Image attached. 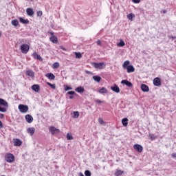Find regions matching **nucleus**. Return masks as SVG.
Returning a JSON list of instances; mask_svg holds the SVG:
<instances>
[{
	"instance_id": "obj_1",
	"label": "nucleus",
	"mask_w": 176,
	"mask_h": 176,
	"mask_svg": "<svg viewBox=\"0 0 176 176\" xmlns=\"http://www.w3.org/2000/svg\"><path fill=\"white\" fill-rule=\"evenodd\" d=\"M122 68H124V69H126L128 74H131L135 71L134 66L130 65V60H125L122 64Z\"/></svg>"
},
{
	"instance_id": "obj_2",
	"label": "nucleus",
	"mask_w": 176,
	"mask_h": 176,
	"mask_svg": "<svg viewBox=\"0 0 176 176\" xmlns=\"http://www.w3.org/2000/svg\"><path fill=\"white\" fill-rule=\"evenodd\" d=\"M92 65L96 68V69H104L105 67H107V65L104 62L101 63H93Z\"/></svg>"
},
{
	"instance_id": "obj_3",
	"label": "nucleus",
	"mask_w": 176,
	"mask_h": 176,
	"mask_svg": "<svg viewBox=\"0 0 176 176\" xmlns=\"http://www.w3.org/2000/svg\"><path fill=\"white\" fill-rule=\"evenodd\" d=\"M0 105H3V107H9L8 102L2 98H0ZM6 108L0 106V112H6Z\"/></svg>"
},
{
	"instance_id": "obj_4",
	"label": "nucleus",
	"mask_w": 176,
	"mask_h": 176,
	"mask_svg": "<svg viewBox=\"0 0 176 176\" xmlns=\"http://www.w3.org/2000/svg\"><path fill=\"white\" fill-rule=\"evenodd\" d=\"M5 160L7 161L8 163H13L15 160L14 155L10 153H7L5 155Z\"/></svg>"
},
{
	"instance_id": "obj_5",
	"label": "nucleus",
	"mask_w": 176,
	"mask_h": 176,
	"mask_svg": "<svg viewBox=\"0 0 176 176\" xmlns=\"http://www.w3.org/2000/svg\"><path fill=\"white\" fill-rule=\"evenodd\" d=\"M21 52L23 53V54H27L28 52H30V45L28 44H23L21 45Z\"/></svg>"
},
{
	"instance_id": "obj_6",
	"label": "nucleus",
	"mask_w": 176,
	"mask_h": 176,
	"mask_svg": "<svg viewBox=\"0 0 176 176\" xmlns=\"http://www.w3.org/2000/svg\"><path fill=\"white\" fill-rule=\"evenodd\" d=\"M18 109H19L20 112H21V113H27V112H28V107L25 104H19L18 106Z\"/></svg>"
},
{
	"instance_id": "obj_7",
	"label": "nucleus",
	"mask_w": 176,
	"mask_h": 176,
	"mask_svg": "<svg viewBox=\"0 0 176 176\" xmlns=\"http://www.w3.org/2000/svg\"><path fill=\"white\" fill-rule=\"evenodd\" d=\"M49 130L50 131L51 133L54 135L56 134H60V129H56L54 126H50L49 128Z\"/></svg>"
},
{
	"instance_id": "obj_8",
	"label": "nucleus",
	"mask_w": 176,
	"mask_h": 176,
	"mask_svg": "<svg viewBox=\"0 0 176 176\" xmlns=\"http://www.w3.org/2000/svg\"><path fill=\"white\" fill-rule=\"evenodd\" d=\"M54 34L53 32H50L52 36L50 38V41L52 42V43H58V38H57V36H54Z\"/></svg>"
},
{
	"instance_id": "obj_9",
	"label": "nucleus",
	"mask_w": 176,
	"mask_h": 176,
	"mask_svg": "<svg viewBox=\"0 0 176 176\" xmlns=\"http://www.w3.org/2000/svg\"><path fill=\"white\" fill-rule=\"evenodd\" d=\"M133 148L135 151H137V152H139V153H141V152H142V151H144V148L142 147V146H141L140 144H134Z\"/></svg>"
},
{
	"instance_id": "obj_10",
	"label": "nucleus",
	"mask_w": 176,
	"mask_h": 176,
	"mask_svg": "<svg viewBox=\"0 0 176 176\" xmlns=\"http://www.w3.org/2000/svg\"><path fill=\"white\" fill-rule=\"evenodd\" d=\"M153 85L154 86H162V81L160 80V78L159 77H157L153 79Z\"/></svg>"
},
{
	"instance_id": "obj_11",
	"label": "nucleus",
	"mask_w": 176,
	"mask_h": 176,
	"mask_svg": "<svg viewBox=\"0 0 176 176\" xmlns=\"http://www.w3.org/2000/svg\"><path fill=\"white\" fill-rule=\"evenodd\" d=\"M26 75L27 76H30V78H32V79H34V78H35V73L31 69L26 71Z\"/></svg>"
},
{
	"instance_id": "obj_12",
	"label": "nucleus",
	"mask_w": 176,
	"mask_h": 176,
	"mask_svg": "<svg viewBox=\"0 0 176 176\" xmlns=\"http://www.w3.org/2000/svg\"><path fill=\"white\" fill-rule=\"evenodd\" d=\"M121 84L126 85V86H127V87H133V83H131V82H130L127 80H122L121 81Z\"/></svg>"
},
{
	"instance_id": "obj_13",
	"label": "nucleus",
	"mask_w": 176,
	"mask_h": 176,
	"mask_svg": "<svg viewBox=\"0 0 176 176\" xmlns=\"http://www.w3.org/2000/svg\"><path fill=\"white\" fill-rule=\"evenodd\" d=\"M25 119L28 123H32V122H34V118L30 114L26 115Z\"/></svg>"
},
{
	"instance_id": "obj_14",
	"label": "nucleus",
	"mask_w": 176,
	"mask_h": 176,
	"mask_svg": "<svg viewBox=\"0 0 176 176\" xmlns=\"http://www.w3.org/2000/svg\"><path fill=\"white\" fill-rule=\"evenodd\" d=\"M14 146H21L23 142L20 139H14Z\"/></svg>"
},
{
	"instance_id": "obj_15",
	"label": "nucleus",
	"mask_w": 176,
	"mask_h": 176,
	"mask_svg": "<svg viewBox=\"0 0 176 176\" xmlns=\"http://www.w3.org/2000/svg\"><path fill=\"white\" fill-rule=\"evenodd\" d=\"M141 90L143 91L144 93H148V91H149V87L145 84H142Z\"/></svg>"
},
{
	"instance_id": "obj_16",
	"label": "nucleus",
	"mask_w": 176,
	"mask_h": 176,
	"mask_svg": "<svg viewBox=\"0 0 176 176\" xmlns=\"http://www.w3.org/2000/svg\"><path fill=\"white\" fill-rule=\"evenodd\" d=\"M111 90L115 91V93H120V89L116 84H115L113 87H111Z\"/></svg>"
},
{
	"instance_id": "obj_17",
	"label": "nucleus",
	"mask_w": 176,
	"mask_h": 176,
	"mask_svg": "<svg viewBox=\"0 0 176 176\" xmlns=\"http://www.w3.org/2000/svg\"><path fill=\"white\" fill-rule=\"evenodd\" d=\"M32 57L36 58V60H39V61L43 60V58H42V56H41V55L38 54V53H36V52H34L32 54Z\"/></svg>"
},
{
	"instance_id": "obj_18",
	"label": "nucleus",
	"mask_w": 176,
	"mask_h": 176,
	"mask_svg": "<svg viewBox=\"0 0 176 176\" xmlns=\"http://www.w3.org/2000/svg\"><path fill=\"white\" fill-rule=\"evenodd\" d=\"M32 90H33L36 93H38L41 90V87L39 86V85H33L32 86Z\"/></svg>"
},
{
	"instance_id": "obj_19",
	"label": "nucleus",
	"mask_w": 176,
	"mask_h": 176,
	"mask_svg": "<svg viewBox=\"0 0 176 176\" xmlns=\"http://www.w3.org/2000/svg\"><path fill=\"white\" fill-rule=\"evenodd\" d=\"M45 76L51 80H54V79H56V76H54V74H53L52 73H47V74H45Z\"/></svg>"
},
{
	"instance_id": "obj_20",
	"label": "nucleus",
	"mask_w": 176,
	"mask_h": 176,
	"mask_svg": "<svg viewBox=\"0 0 176 176\" xmlns=\"http://www.w3.org/2000/svg\"><path fill=\"white\" fill-rule=\"evenodd\" d=\"M26 13L28 16H34V10H32V8H28L26 9Z\"/></svg>"
},
{
	"instance_id": "obj_21",
	"label": "nucleus",
	"mask_w": 176,
	"mask_h": 176,
	"mask_svg": "<svg viewBox=\"0 0 176 176\" xmlns=\"http://www.w3.org/2000/svg\"><path fill=\"white\" fill-rule=\"evenodd\" d=\"M98 93L100 94H107L108 93V89L105 87H102L100 89L98 90Z\"/></svg>"
},
{
	"instance_id": "obj_22",
	"label": "nucleus",
	"mask_w": 176,
	"mask_h": 176,
	"mask_svg": "<svg viewBox=\"0 0 176 176\" xmlns=\"http://www.w3.org/2000/svg\"><path fill=\"white\" fill-rule=\"evenodd\" d=\"M19 21L22 24H29L30 21L28 19H24L23 17H19Z\"/></svg>"
},
{
	"instance_id": "obj_23",
	"label": "nucleus",
	"mask_w": 176,
	"mask_h": 176,
	"mask_svg": "<svg viewBox=\"0 0 176 176\" xmlns=\"http://www.w3.org/2000/svg\"><path fill=\"white\" fill-rule=\"evenodd\" d=\"M94 80H95V82H97L98 83H100L101 82V76H94L93 77Z\"/></svg>"
},
{
	"instance_id": "obj_24",
	"label": "nucleus",
	"mask_w": 176,
	"mask_h": 176,
	"mask_svg": "<svg viewBox=\"0 0 176 176\" xmlns=\"http://www.w3.org/2000/svg\"><path fill=\"white\" fill-rule=\"evenodd\" d=\"M129 119L125 118L122 120V124L124 127L127 126V124H129Z\"/></svg>"
},
{
	"instance_id": "obj_25",
	"label": "nucleus",
	"mask_w": 176,
	"mask_h": 176,
	"mask_svg": "<svg viewBox=\"0 0 176 176\" xmlns=\"http://www.w3.org/2000/svg\"><path fill=\"white\" fill-rule=\"evenodd\" d=\"M75 90L77 93H85V88L82 87H78Z\"/></svg>"
},
{
	"instance_id": "obj_26",
	"label": "nucleus",
	"mask_w": 176,
	"mask_h": 176,
	"mask_svg": "<svg viewBox=\"0 0 176 176\" xmlns=\"http://www.w3.org/2000/svg\"><path fill=\"white\" fill-rule=\"evenodd\" d=\"M28 133H29L30 135H34V134L35 133V128H28Z\"/></svg>"
},
{
	"instance_id": "obj_27",
	"label": "nucleus",
	"mask_w": 176,
	"mask_h": 176,
	"mask_svg": "<svg viewBox=\"0 0 176 176\" xmlns=\"http://www.w3.org/2000/svg\"><path fill=\"white\" fill-rule=\"evenodd\" d=\"M124 172L123 170L117 169L114 175L116 176H120L122 174H124Z\"/></svg>"
},
{
	"instance_id": "obj_28",
	"label": "nucleus",
	"mask_w": 176,
	"mask_h": 176,
	"mask_svg": "<svg viewBox=\"0 0 176 176\" xmlns=\"http://www.w3.org/2000/svg\"><path fill=\"white\" fill-rule=\"evenodd\" d=\"M11 24L14 25V27H17V25H19V21L17 19H14L11 21Z\"/></svg>"
},
{
	"instance_id": "obj_29",
	"label": "nucleus",
	"mask_w": 176,
	"mask_h": 176,
	"mask_svg": "<svg viewBox=\"0 0 176 176\" xmlns=\"http://www.w3.org/2000/svg\"><path fill=\"white\" fill-rule=\"evenodd\" d=\"M125 45L126 43H124V41H123V40H121L120 43L117 44V46H118V47H123V46H125Z\"/></svg>"
},
{
	"instance_id": "obj_30",
	"label": "nucleus",
	"mask_w": 176,
	"mask_h": 176,
	"mask_svg": "<svg viewBox=\"0 0 176 176\" xmlns=\"http://www.w3.org/2000/svg\"><path fill=\"white\" fill-rule=\"evenodd\" d=\"M73 118H74V119H78L79 118V112L74 111L73 112Z\"/></svg>"
},
{
	"instance_id": "obj_31",
	"label": "nucleus",
	"mask_w": 176,
	"mask_h": 176,
	"mask_svg": "<svg viewBox=\"0 0 176 176\" xmlns=\"http://www.w3.org/2000/svg\"><path fill=\"white\" fill-rule=\"evenodd\" d=\"M133 17H135V15L133 14H132V13L129 14L127 15V19H128L129 20H131V21H133Z\"/></svg>"
},
{
	"instance_id": "obj_32",
	"label": "nucleus",
	"mask_w": 176,
	"mask_h": 176,
	"mask_svg": "<svg viewBox=\"0 0 176 176\" xmlns=\"http://www.w3.org/2000/svg\"><path fill=\"white\" fill-rule=\"evenodd\" d=\"M60 67V63H58V62H56L54 63L53 65H52V68L54 69H57Z\"/></svg>"
},
{
	"instance_id": "obj_33",
	"label": "nucleus",
	"mask_w": 176,
	"mask_h": 176,
	"mask_svg": "<svg viewBox=\"0 0 176 176\" xmlns=\"http://www.w3.org/2000/svg\"><path fill=\"white\" fill-rule=\"evenodd\" d=\"M65 91H68V90H72V87L68 85H64Z\"/></svg>"
},
{
	"instance_id": "obj_34",
	"label": "nucleus",
	"mask_w": 176,
	"mask_h": 176,
	"mask_svg": "<svg viewBox=\"0 0 176 176\" xmlns=\"http://www.w3.org/2000/svg\"><path fill=\"white\" fill-rule=\"evenodd\" d=\"M149 139L151 140V141H153L155 140H156V136H155V135L150 133L148 135Z\"/></svg>"
},
{
	"instance_id": "obj_35",
	"label": "nucleus",
	"mask_w": 176,
	"mask_h": 176,
	"mask_svg": "<svg viewBox=\"0 0 176 176\" xmlns=\"http://www.w3.org/2000/svg\"><path fill=\"white\" fill-rule=\"evenodd\" d=\"M76 58H82V54L80 52H75Z\"/></svg>"
},
{
	"instance_id": "obj_36",
	"label": "nucleus",
	"mask_w": 176,
	"mask_h": 176,
	"mask_svg": "<svg viewBox=\"0 0 176 176\" xmlns=\"http://www.w3.org/2000/svg\"><path fill=\"white\" fill-rule=\"evenodd\" d=\"M47 85L50 86L52 89H56V85L52 84L50 82H47Z\"/></svg>"
},
{
	"instance_id": "obj_37",
	"label": "nucleus",
	"mask_w": 176,
	"mask_h": 176,
	"mask_svg": "<svg viewBox=\"0 0 176 176\" xmlns=\"http://www.w3.org/2000/svg\"><path fill=\"white\" fill-rule=\"evenodd\" d=\"M67 140H74V137L71 133L67 134Z\"/></svg>"
},
{
	"instance_id": "obj_38",
	"label": "nucleus",
	"mask_w": 176,
	"mask_h": 176,
	"mask_svg": "<svg viewBox=\"0 0 176 176\" xmlns=\"http://www.w3.org/2000/svg\"><path fill=\"white\" fill-rule=\"evenodd\" d=\"M76 94V93H75V91H69L67 93V96H74Z\"/></svg>"
},
{
	"instance_id": "obj_39",
	"label": "nucleus",
	"mask_w": 176,
	"mask_h": 176,
	"mask_svg": "<svg viewBox=\"0 0 176 176\" xmlns=\"http://www.w3.org/2000/svg\"><path fill=\"white\" fill-rule=\"evenodd\" d=\"M85 176H91V173L90 172V170H85Z\"/></svg>"
},
{
	"instance_id": "obj_40",
	"label": "nucleus",
	"mask_w": 176,
	"mask_h": 176,
	"mask_svg": "<svg viewBox=\"0 0 176 176\" xmlns=\"http://www.w3.org/2000/svg\"><path fill=\"white\" fill-rule=\"evenodd\" d=\"M98 122L100 124H105V122H104V120H102V118H98Z\"/></svg>"
},
{
	"instance_id": "obj_41",
	"label": "nucleus",
	"mask_w": 176,
	"mask_h": 176,
	"mask_svg": "<svg viewBox=\"0 0 176 176\" xmlns=\"http://www.w3.org/2000/svg\"><path fill=\"white\" fill-rule=\"evenodd\" d=\"M43 14V12H42V11H38L37 12V16L38 17H42Z\"/></svg>"
},
{
	"instance_id": "obj_42",
	"label": "nucleus",
	"mask_w": 176,
	"mask_h": 176,
	"mask_svg": "<svg viewBox=\"0 0 176 176\" xmlns=\"http://www.w3.org/2000/svg\"><path fill=\"white\" fill-rule=\"evenodd\" d=\"M95 102L96 103V104H102V100H95Z\"/></svg>"
},
{
	"instance_id": "obj_43",
	"label": "nucleus",
	"mask_w": 176,
	"mask_h": 176,
	"mask_svg": "<svg viewBox=\"0 0 176 176\" xmlns=\"http://www.w3.org/2000/svg\"><path fill=\"white\" fill-rule=\"evenodd\" d=\"M96 43L98 45V46H101V45H102V43H101V40H98L96 41Z\"/></svg>"
},
{
	"instance_id": "obj_44",
	"label": "nucleus",
	"mask_w": 176,
	"mask_h": 176,
	"mask_svg": "<svg viewBox=\"0 0 176 176\" xmlns=\"http://www.w3.org/2000/svg\"><path fill=\"white\" fill-rule=\"evenodd\" d=\"M132 2H133V3H140V2H141V0H132Z\"/></svg>"
},
{
	"instance_id": "obj_45",
	"label": "nucleus",
	"mask_w": 176,
	"mask_h": 176,
	"mask_svg": "<svg viewBox=\"0 0 176 176\" xmlns=\"http://www.w3.org/2000/svg\"><path fill=\"white\" fill-rule=\"evenodd\" d=\"M3 127V124H2V121H0V129H2Z\"/></svg>"
},
{
	"instance_id": "obj_46",
	"label": "nucleus",
	"mask_w": 176,
	"mask_h": 176,
	"mask_svg": "<svg viewBox=\"0 0 176 176\" xmlns=\"http://www.w3.org/2000/svg\"><path fill=\"white\" fill-rule=\"evenodd\" d=\"M0 118H1V119H3V118H5V115L0 114Z\"/></svg>"
},
{
	"instance_id": "obj_47",
	"label": "nucleus",
	"mask_w": 176,
	"mask_h": 176,
	"mask_svg": "<svg viewBox=\"0 0 176 176\" xmlns=\"http://www.w3.org/2000/svg\"><path fill=\"white\" fill-rule=\"evenodd\" d=\"M171 156H172V157H173V158L176 157V153H173V154L171 155Z\"/></svg>"
},
{
	"instance_id": "obj_48",
	"label": "nucleus",
	"mask_w": 176,
	"mask_h": 176,
	"mask_svg": "<svg viewBox=\"0 0 176 176\" xmlns=\"http://www.w3.org/2000/svg\"><path fill=\"white\" fill-rule=\"evenodd\" d=\"M170 38L174 40V39L176 38V37L174 36H170Z\"/></svg>"
},
{
	"instance_id": "obj_49",
	"label": "nucleus",
	"mask_w": 176,
	"mask_h": 176,
	"mask_svg": "<svg viewBox=\"0 0 176 176\" xmlns=\"http://www.w3.org/2000/svg\"><path fill=\"white\" fill-rule=\"evenodd\" d=\"M60 49H61L62 50H64V51L67 50V49H65V47H63V46H60Z\"/></svg>"
},
{
	"instance_id": "obj_50",
	"label": "nucleus",
	"mask_w": 176,
	"mask_h": 176,
	"mask_svg": "<svg viewBox=\"0 0 176 176\" xmlns=\"http://www.w3.org/2000/svg\"><path fill=\"white\" fill-rule=\"evenodd\" d=\"M85 74H87L89 75V74H91V72H89V71L86 70Z\"/></svg>"
},
{
	"instance_id": "obj_51",
	"label": "nucleus",
	"mask_w": 176,
	"mask_h": 176,
	"mask_svg": "<svg viewBox=\"0 0 176 176\" xmlns=\"http://www.w3.org/2000/svg\"><path fill=\"white\" fill-rule=\"evenodd\" d=\"M69 100H73V98H74V96H69Z\"/></svg>"
},
{
	"instance_id": "obj_52",
	"label": "nucleus",
	"mask_w": 176,
	"mask_h": 176,
	"mask_svg": "<svg viewBox=\"0 0 176 176\" xmlns=\"http://www.w3.org/2000/svg\"><path fill=\"white\" fill-rule=\"evenodd\" d=\"M163 13H167V10H163Z\"/></svg>"
},
{
	"instance_id": "obj_53",
	"label": "nucleus",
	"mask_w": 176,
	"mask_h": 176,
	"mask_svg": "<svg viewBox=\"0 0 176 176\" xmlns=\"http://www.w3.org/2000/svg\"><path fill=\"white\" fill-rule=\"evenodd\" d=\"M0 36H1V32H0Z\"/></svg>"
}]
</instances>
